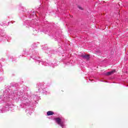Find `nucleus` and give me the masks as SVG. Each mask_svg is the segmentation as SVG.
Returning <instances> with one entry per match:
<instances>
[{
  "label": "nucleus",
  "instance_id": "obj_6",
  "mask_svg": "<svg viewBox=\"0 0 128 128\" xmlns=\"http://www.w3.org/2000/svg\"><path fill=\"white\" fill-rule=\"evenodd\" d=\"M107 76H110V72H108V73H107Z\"/></svg>",
  "mask_w": 128,
  "mask_h": 128
},
{
  "label": "nucleus",
  "instance_id": "obj_4",
  "mask_svg": "<svg viewBox=\"0 0 128 128\" xmlns=\"http://www.w3.org/2000/svg\"><path fill=\"white\" fill-rule=\"evenodd\" d=\"M115 72H116V70H113L110 72V74H114Z\"/></svg>",
  "mask_w": 128,
  "mask_h": 128
},
{
  "label": "nucleus",
  "instance_id": "obj_3",
  "mask_svg": "<svg viewBox=\"0 0 128 128\" xmlns=\"http://www.w3.org/2000/svg\"><path fill=\"white\" fill-rule=\"evenodd\" d=\"M86 60H90V55H84L82 56Z\"/></svg>",
  "mask_w": 128,
  "mask_h": 128
},
{
  "label": "nucleus",
  "instance_id": "obj_5",
  "mask_svg": "<svg viewBox=\"0 0 128 128\" xmlns=\"http://www.w3.org/2000/svg\"><path fill=\"white\" fill-rule=\"evenodd\" d=\"M79 10H82V8L80 6H78Z\"/></svg>",
  "mask_w": 128,
  "mask_h": 128
},
{
  "label": "nucleus",
  "instance_id": "obj_2",
  "mask_svg": "<svg viewBox=\"0 0 128 128\" xmlns=\"http://www.w3.org/2000/svg\"><path fill=\"white\" fill-rule=\"evenodd\" d=\"M54 114V113L52 112V111H48L47 112V116H52Z\"/></svg>",
  "mask_w": 128,
  "mask_h": 128
},
{
  "label": "nucleus",
  "instance_id": "obj_1",
  "mask_svg": "<svg viewBox=\"0 0 128 128\" xmlns=\"http://www.w3.org/2000/svg\"><path fill=\"white\" fill-rule=\"evenodd\" d=\"M56 120V122L59 126H62V119L60 118H54V119Z\"/></svg>",
  "mask_w": 128,
  "mask_h": 128
}]
</instances>
